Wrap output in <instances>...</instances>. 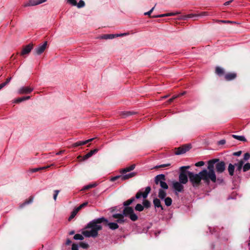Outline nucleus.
Returning <instances> with one entry per match:
<instances>
[{"mask_svg": "<svg viewBox=\"0 0 250 250\" xmlns=\"http://www.w3.org/2000/svg\"><path fill=\"white\" fill-rule=\"evenodd\" d=\"M135 209L136 210L141 211L144 209V206L140 204H138L136 205Z\"/></svg>", "mask_w": 250, "mask_h": 250, "instance_id": "obj_37", "label": "nucleus"}, {"mask_svg": "<svg viewBox=\"0 0 250 250\" xmlns=\"http://www.w3.org/2000/svg\"><path fill=\"white\" fill-rule=\"evenodd\" d=\"M46 1V0H30L28 2L24 3L23 5V6L27 7L30 6H35L44 2Z\"/></svg>", "mask_w": 250, "mask_h": 250, "instance_id": "obj_12", "label": "nucleus"}, {"mask_svg": "<svg viewBox=\"0 0 250 250\" xmlns=\"http://www.w3.org/2000/svg\"><path fill=\"white\" fill-rule=\"evenodd\" d=\"M242 169L243 172H246L250 169V163H247L242 166Z\"/></svg>", "mask_w": 250, "mask_h": 250, "instance_id": "obj_30", "label": "nucleus"}, {"mask_svg": "<svg viewBox=\"0 0 250 250\" xmlns=\"http://www.w3.org/2000/svg\"><path fill=\"white\" fill-rule=\"evenodd\" d=\"M33 44L30 43L23 47L22 51L21 53V56L28 54L33 49Z\"/></svg>", "mask_w": 250, "mask_h": 250, "instance_id": "obj_13", "label": "nucleus"}, {"mask_svg": "<svg viewBox=\"0 0 250 250\" xmlns=\"http://www.w3.org/2000/svg\"><path fill=\"white\" fill-rule=\"evenodd\" d=\"M165 203L167 206H170L172 204V199L170 197H167L164 199Z\"/></svg>", "mask_w": 250, "mask_h": 250, "instance_id": "obj_33", "label": "nucleus"}, {"mask_svg": "<svg viewBox=\"0 0 250 250\" xmlns=\"http://www.w3.org/2000/svg\"><path fill=\"white\" fill-rule=\"evenodd\" d=\"M208 12H203L199 14H188V18H193V17H200V16H208Z\"/></svg>", "mask_w": 250, "mask_h": 250, "instance_id": "obj_22", "label": "nucleus"}, {"mask_svg": "<svg viewBox=\"0 0 250 250\" xmlns=\"http://www.w3.org/2000/svg\"><path fill=\"white\" fill-rule=\"evenodd\" d=\"M103 222H107V219L104 217L92 220L83 230L82 234H98L102 229L101 224Z\"/></svg>", "mask_w": 250, "mask_h": 250, "instance_id": "obj_2", "label": "nucleus"}, {"mask_svg": "<svg viewBox=\"0 0 250 250\" xmlns=\"http://www.w3.org/2000/svg\"><path fill=\"white\" fill-rule=\"evenodd\" d=\"M129 35V33H122V34H114V36H115V37H122V36H127V35Z\"/></svg>", "mask_w": 250, "mask_h": 250, "instance_id": "obj_44", "label": "nucleus"}, {"mask_svg": "<svg viewBox=\"0 0 250 250\" xmlns=\"http://www.w3.org/2000/svg\"><path fill=\"white\" fill-rule=\"evenodd\" d=\"M75 233L74 230H71L69 232V234H75Z\"/></svg>", "mask_w": 250, "mask_h": 250, "instance_id": "obj_61", "label": "nucleus"}, {"mask_svg": "<svg viewBox=\"0 0 250 250\" xmlns=\"http://www.w3.org/2000/svg\"><path fill=\"white\" fill-rule=\"evenodd\" d=\"M215 71L216 74L219 75H222L224 73V69L220 67H217Z\"/></svg>", "mask_w": 250, "mask_h": 250, "instance_id": "obj_36", "label": "nucleus"}, {"mask_svg": "<svg viewBox=\"0 0 250 250\" xmlns=\"http://www.w3.org/2000/svg\"><path fill=\"white\" fill-rule=\"evenodd\" d=\"M191 148L190 145H185L176 148L175 154L176 155H181L186 153Z\"/></svg>", "mask_w": 250, "mask_h": 250, "instance_id": "obj_7", "label": "nucleus"}, {"mask_svg": "<svg viewBox=\"0 0 250 250\" xmlns=\"http://www.w3.org/2000/svg\"><path fill=\"white\" fill-rule=\"evenodd\" d=\"M143 206L144 207H146L148 208L150 206V203L148 200H145L143 202Z\"/></svg>", "mask_w": 250, "mask_h": 250, "instance_id": "obj_40", "label": "nucleus"}, {"mask_svg": "<svg viewBox=\"0 0 250 250\" xmlns=\"http://www.w3.org/2000/svg\"><path fill=\"white\" fill-rule=\"evenodd\" d=\"M132 112H130V111H127V112H125V113H124V116L125 117H126L127 116H129V115H130L132 114Z\"/></svg>", "mask_w": 250, "mask_h": 250, "instance_id": "obj_54", "label": "nucleus"}, {"mask_svg": "<svg viewBox=\"0 0 250 250\" xmlns=\"http://www.w3.org/2000/svg\"><path fill=\"white\" fill-rule=\"evenodd\" d=\"M87 205V202L83 203V204H81L80 206H79L78 207H77V210H80L83 207L86 206Z\"/></svg>", "mask_w": 250, "mask_h": 250, "instance_id": "obj_46", "label": "nucleus"}, {"mask_svg": "<svg viewBox=\"0 0 250 250\" xmlns=\"http://www.w3.org/2000/svg\"><path fill=\"white\" fill-rule=\"evenodd\" d=\"M188 171L186 170L181 171L179 175V182L183 184H186L188 181V178L187 176Z\"/></svg>", "mask_w": 250, "mask_h": 250, "instance_id": "obj_9", "label": "nucleus"}, {"mask_svg": "<svg viewBox=\"0 0 250 250\" xmlns=\"http://www.w3.org/2000/svg\"><path fill=\"white\" fill-rule=\"evenodd\" d=\"M33 201V197H30L28 200H26L22 204L21 206V208H22L24 206L31 203Z\"/></svg>", "mask_w": 250, "mask_h": 250, "instance_id": "obj_32", "label": "nucleus"}, {"mask_svg": "<svg viewBox=\"0 0 250 250\" xmlns=\"http://www.w3.org/2000/svg\"><path fill=\"white\" fill-rule=\"evenodd\" d=\"M250 158V153H246L244 155L243 159L238 160V162L235 164L236 168V171H239L240 172L242 170V166L244 164L245 162L248 161Z\"/></svg>", "mask_w": 250, "mask_h": 250, "instance_id": "obj_5", "label": "nucleus"}, {"mask_svg": "<svg viewBox=\"0 0 250 250\" xmlns=\"http://www.w3.org/2000/svg\"><path fill=\"white\" fill-rule=\"evenodd\" d=\"M63 152V151H60L56 153V155H60V154H62Z\"/></svg>", "mask_w": 250, "mask_h": 250, "instance_id": "obj_64", "label": "nucleus"}, {"mask_svg": "<svg viewBox=\"0 0 250 250\" xmlns=\"http://www.w3.org/2000/svg\"><path fill=\"white\" fill-rule=\"evenodd\" d=\"M160 186L164 189H167L168 188V185L165 182V181L164 182L162 183V184H161Z\"/></svg>", "mask_w": 250, "mask_h": 250, "instance_id": "obj_42", "label": "nucleus"}, {"mask_svg": "<svg viewBox=\"0 0 250 250\" xmlns=\"http://www.w3.org/2000/svg\"><path fill=\"white\" fill-rule=\"evenodd\" d=\"M219 161V159H213L208 161V171L206 169H204L201 171V174L203 175L204 178H207L209 181L210 180L213 182L216 181V175L214 171V165Z\"/></svg>", "mask_w": 250, "mask_h": 250, "instance_id": "obj_3", "label": "nucleus"}, {"mask_svg": "<svg viewBox=\"0 0 250 250\" xmlns=\"http://www.w3.org/2000/svg\"><path fill=\"white\" fill-rule=\"evenodd\" d=\"M50 167V166H47L46 167H38V168H32V169H30V171L31 172H36L40 170L46 169V168L49 167Z\"/></svg>", "mask_w": 250, "mask_h": 250, "instance_id": "obj_29", "label": "nucleus"}, {"mask_svg": "<svg viewBox=\"0 0 250 250\" xmlns=\"http://www.w3.org/2000/svg\"><path fill=\"white\" fill-rule=\"evenodd\" d=\"M190 168V166H183V167H180V170L181 171H182V170H186V169H189Z\"/></svg>", "mask_w": 250, "mask_h": 250, "instance_id": "obj_53", "label": "nucleus"}, {"mask_svg": "<svg viewBox=\"0 0 250 250\" xmlns=\"http://www.w3.org/2000/svg\"><path fill=\"white\" fill-rule=\"evenodd\" d=\"M170 166V164L168 163V164H163V165H159V166H156L155 167V168H161V167H169Z\"/></svg>", "mask_w": 250, "mask_h": 250, "instance_id": "obj_43", "label": "nucleus"}, {"mask_svg": "<svg viewBox=\"0 0 250 250\" xmlns=\"http://www.w3.org/2000/svg\"><path fill=\"white\" fill-rule=\"evenodd\" d=\"M236 77V74L234 73H230L227 74L225 76V79L227 81H230L235 79Z\"/></svg>", "mask_w": 250, "mask_h": 250, "instance_id": "obj_19", "label": "nucleus"}, {"mask_svg": "<svg viewBox=\"0 0 250 250\" xmlns=\"http://www.w3.org/2000/svg\"><path fill=\"white\" fill-rule=\"evenodd\" d=\"M216 171L218 173H222L225 169V164L223 161L219 162L215 165Z\"/></svg>", "mask_w": 250, "mask_h": 250, "instance_id": "obj_14", "label": "nucleus"}, {"mask_svg": "<svg viewBox=\"0 0 250 250\" xmlns=\"http://www.w3.org/2000/svg\"><path fill=\"white\" fill-rule=\"evenodd\" d=\"M79 211V210H77V208H76L75 209H74L73 211L71 212L70 217H69V220L70 221L74 218Z\"/></svg>", "mask_w": 250, "mask_h": 250, "instance_id": "obj_34", "label": "nucleus"}, {"mask_svg": "<svg viewBox=\"0 0 250 250\" xmlns=\"http://www.w3.org/2000/svg\"><path fill=\"white\" fill-rule=\"evenodd\" d=\"M97 186V184L96 183H95L89 184L88 185L84 186L83 189L84 190H87L89 188H94V187H96Z\"/></svg>", "mask_w": 250, "mask_h": 250, "instance_id": "obj_35", "label": "nucleus"}, {"mask_svg": "<svg viewBox=\"0 0 250 250\" xmlns=\"http://www.w3.org/2000/svg\"><path fill=\"white\" fill-rule=\"evenodd\" d=\"M72 250H78V245L75 244H73L72 246Z\"/></svg>", "mask_w": 250, "mask_h": 250, "instance_id": "obj_51", "label": "nucleus"}, {"mask_svg": "<svg viewBox=\"0 0 250 250\" xmlns=\"http://www.w3.org/2000/svg\"><path fill=\"white\" fill-rule=\"evenodd\" d=\"M221 22H223V23H229V22H231L230 21H220Z\"/></svg>", "mask_w": 250, "mask_h": 250, "instance_id": "obj_60", "label": "nucleus"}, {"mask_svg": "<svg viewBox=\"0 0 250 250\" xmlns=\"http://www.w3.org/2000/svg\"><path fill=\"white\" fill-rule=\"evenodd\" d=\"M180 182L175 181L173 182L172 187L176 193L183 191L184 186Z\"/></svg>", "mask_w": 250, "mask_h": 250, "instance_id": "obj_8", "label": "nucleus"}, {"mask_svg": "<svg viewBox=\"0 0 250 250\" xmlns=\"http://www.w3.org/2000/svg\"><path fill=\"white\" fill-rule=\"evenodd\" d=\"M232 137H233V138H234L240 141H243V142L246 141V139L244 136H238V135H232Z\"/></svg>", "mask_w": 250, "mask_h": 250, "instance_id": "obj_31", "label": "nucleus"}, {"mask_svg": "<svg viewBox=\"0 0 250 250\" xmlns=\"http://www.w3.org/2000/svg\"><path fill=\"white\" fill-rule=\"evenodd\" d=\"M98 151V149H95L93 150H91L90 152H89L88 153H87L86 155H85L83 157V159L86 160L89 157H91L94 154L96 153Z\"/></svg>", "mask_w": 250, "mask_h": 250, "instance_id": "obj_21", "label": "nucleus"}, {"mask_svg": "<svg viewBox=\"0 0 250 250\" xmlns=\"http://www.w3.org/2000/svg\"><path fill=\"white\" fill-rule=\"evenodd\" d=\"M67 2L71 4L72 5L75 6L77 4L76 0H67Z\"/></svg>", "mask_w": 250, "mask_h": 250, "instance_id": "obj_45", "label": "nucleus"}, {"mask_svg": "<svg viewBox=\"0 0 250 250\" xmlns=\"http://www.w3.org/2000/svg\"><path fill=\"white\" fill-rule=\"evenodd\" d=\"M178 97H179L178 95H175V96H173L171 98L174 100V99H175L176 98H177Z\"/></svg>", "mask_w": 250, "mask_h": 250, "instance_id": "obj_62", "label": "nucleus"}, {"mask_svg": "<svg viewBox=\"0 0 250 250\" xmlns=\"http://www.w3.org/2000/svg\"><path fill=\"white\" fill-rule=\"evenodd\" d=\"M241 151H239L237 152H235L233 153V155L237 156H239L241 154Z\"/></svg>", "mask_w": 250, "mask_h": 250, "instance_id": "obj_55", "label": "nucleus"}, {"mask_svg": "<svg viewBox=\"0 0 250 250\" xmlns=\"http://www.w3.org/2000/svg\"><path fill=\"white\" fill-rule=\"evenodd\" d=\"M135 168V165H132L128 167H127L126 168H125L124 169H122L121 171V172H122L123 174H125L128 172H129L132 170H133Z\"/></svg>", "mask_w": 250, "mask_h": 250, "instance_id": "obj_23", "label": "nucleus"}, {"mask_svg": "<svg viewBox=\"0 0 250 250\" xmlns=\"http://www.w3.org/2000/svg\"><path fill=\"white\" fill-rule=\"evenodd\" d=\"M204 162L203 161H199L195 164L196 167H202L204 166Z\"/></svg>", "mask_w": 250, "mask_h": 250, "instance_id": "obj_48", "label": "nucleus"}, {"mask_svg": "<svg viewBox=\"0 0 250 250\" xmlns=\"http://www.w3.org/2000/svg\"><path fill=\"white\" fill-rule=\"evenodd\" d=\"M97 235H84V236H86V237H90V236H92V237H96ZM84 235H74V239L75 240H83L84 239Z\"/></svg>", "mask_w": 250, "mask_h": 250, "instance_id": "obj_28", "label": "nucleus"}, {"mask_svg": "<svg viewBox=\"0 0 250 250\" xmlns=\"http://www.w3.org/2000/svg\"><path fill=\"white\" fill-rule=\"evenodd\" d=\"M34 88L29 86H22L18 89V93L20 94H26L30 93Z\"/></svg>", "mask_w": 250, "mask_h": 250, "instance_id": "obj_11", "label": "nucleus"}, {"mask_svg": "<svg viewBox=\"0 0 250 250\" xmlns=\"http://www.w3.org/2000/svg\"><path fill=\"white\" fill-rule=\"evenodd\" d=\"M235 167H236L235 164L232 165L231 164H229L228 167V171L229 174L231 176L233 175L234 172Z\"/></svg>", "mask_w": 250, "mask_h": 250, "instance_id": "obj_25", "label": "nucleus"}, {"mask_svg": "<svg viewBox=\"0 0 250 250\" xmlns=\"http://www.w3.org/2000/svg\"><path fill=\"white\" fill-rule=\"evenodd\" d=\"M142 194L143 193L141 192H137V194H136V198L139 199L141 198V197L142 196Z\"/></svg>", "mask_w": 250, "mask_h": 250, "instance_id": "obj_52", "label": "nucleus"}, {"mask_svg": "<svg viewBox=\"0 0 250 250\" xmlns=\"http://www.w3.org/2000/svg\"><path fill=\"white\" fill-rule=\"evenodd\" d=\"M3 87H4V84H0V90Z\"/></svg>", "mask_w": 250, "mask_h": 250, "instance_id": "obj_63", "label": "nucleus"}, {"mask_svg": "<svg viewBox=\"0 0 250 250\" xmlns=\"http://www.w3.org/2000/svg\"><path fill=\"white\" fill-rule=\"evenodd\" d=\"M47 42H45L42 44L39 45L34 50L35 55H39L42 53L46 48Z\"/></svg>", "mask_w": 250, "mask_h": 250, "instance_id": "obj_10", "label": "nucleus"}, {"mask_svg": "<svg viewBox=\"0 0 250 250\" xmlns=\"http://www.w3.org/2000/svg\"><path fill=\"white\" fill-rule=\"evenodd\" d=\"M24 101L30 99V96L23 97Z\"/></svg>", "mask_w": 250, "mask_h": 250, "instance_id": "obj_59", "label": "nucleus"}, {"mask_svg": "<svg viewBox=\"0 0 250 250\" xmlns=\"http://www.w3.org/2000/svg\"><path fill=\"white\" fill-rule=\"evenodd\" d=\"M115 38L114 34H104L100 36L99 39H104V40H108V39H112Z\"/></svg>", "mask_w": 250, "mask_h": 250, "instance_id": "obj_24", "label": "nucleus"}, {"mask_svg": "<svg viewBox=\"0 0 250 250\" xmlns=\"http://www.w3.org/2000/svg\"><path fill=\"white\" fill-rule=\"evenodd\" d=\"M76 5L78 8H82L84 6L85 3L84 1H83V0H81Z\"/></svg>", "mask_w": 250, "mask_h": 250, "instance_id": "obj_38", "label": "nucleus"}, {"mask_svg": "<svg viewBox=\"0 0 250 250\" xmlns=\"http://www.w3.org/2000/svg\"><path fill=\"white\" fill-rule=\"evenodd\" d=\"M93 140H94V138H91V139L87 140L84 141H79V142H77L75 143V144H74L73 146L76 147V146L84 145L86 144L87 143L92 141Z\"/></svg>", "mask_w": 250, "mask_h": 250, "instance_id": "obj_18", "label": "nucleus"}, {"mask_svg": "<svg viewBox=\"0 0 250 250\" xmlns=\"http://www.w3.org/2000/svg\"><path fill=\"white\" fill-rule=\"evenodd\" d=\"M167 195L166 192L162 189H160L158 192V197L162 200L166 198Z\"/></svg>", "mask_w": 250, "mask_h": 250, "instance_id": "obj_26", "label": "nucleus"}, {"mask_svg": "<svg viewBox=\"0 0 250 250\" xmlns=\"http://www.w3.org/2000/svg\"><path fill=\"white\" fill-rule=\"evenodd\" d=\"M11 80V77H9L6 79V81L5 82L2 83V84H4V86H5L10 82Z\"/></svg>", "mask_w": 250, "mask_h": 250, "instance_id": "obj_50", "label": "nucleus"}, {"mask_svg": "<svg viewBox=\"0 0 250 250\" xmlns=\"http://www.w3.org/2000/svg\"><path fill=\"white\" fill-rule=\"evenodd\" d=\"M135 200V198L132 197L130 199L124 202V206H125L123 210V213H116L113 215L114 218L117 219V222L118 223H122L125 222L124 216H128L132 221H136L138 217L134 213L132 208L127 207L132 204Z\"/></svg>", "mask_w": 250, "mask_h": 250, "instance_id": "obj_1", "label": "nucleus"}, {"mask_svg": "<svg viewBox=\"0 0 250 250\" xmlns=\"http://www.w3.org/2000/svg\"><path fill=\"white\" fill-rule=\"evenodd\" d=\"M232 1V0H229V1H227V2H226L224 3V5H229V3H230Z\"/></svg>", "mask_w": 250, "mask_h": 250, "instance_id": "obj_57", "label": "nucleus"}, {"mask_svg": "<svg viewBox=\"0 0 250 250\" xmlns=\"http://www.w3.org/2000/svg\"><path fill=\"white\" fill-rule=\"evenodd\" d=\"M155 8V6H154L153 7H152L149 11L147 12H146L144 13V15H148V16H150V14H151V13L153 12V11L154 10Z\"/></svg>", "mask_w": 250, "mask_h": 250, "instance_id": "obj_47", "label": "nucleus"}, {"mask_svg": "<svg viewBox=\"0 0 250 250\" xmlns=\"http://www.w3.org/2000/svg\"><path fill=\"white\" fill-rule=\"evenodd\" d=\"M135 175H136V173L134 172L129 173L128 174L125 173V174H123L122 175H119V176H117L112 178L111 181H114L116 180H117V179H119V178L121 179V180L122 181H124V180L128 179L129 178H131L132 177H133Z\"/></svg>", "mask_w": 250, "mask_h": 250, "instance_id": "obj_6", "label": "nucleus"}, {"mask_svg": "<svg viewBox=\"0 0 250 250\" xmlns=\"http://www.w3.org/2000/svg\"><path fill=\"white\" fill-rule=\"evenodd\" d=\"M24 101L23 97L18 98L13 101L14 103H19Z\"/></svg>", "mask_w": 250, "mask_h": 250, "instance_id": "obj_41", "label": "nucleus"}, {"mask_svg": "<svg viewBox=\"0 0 250 250\" xmlns=\"http://www.w3.org/2000/svg\"><path fill=\"white\" fill-rule=\"evenodd\" d=\"M79 245L81 247L83 248V249H87L89 246L87 243L83 242H80Z\"/></svg>", "mask_w": 250, "mask_h": 250, "instance_id": "obj_39", "label": "nucleus"}, {"mask_svg": "<svg viewBox=\"0 0 250 250\" xmlns=\"http://www.w3.org/2000/svg\"><path fill=\"white\" fill-rule=\"evenodd\" d=\"M166 180L165 176L164 174H159L157 175L155 178V183L156 185H161Z\"/></svg>", "mask_w": 250, "mask_h": 250, "instance_id": "obj_15", "label": "nucleus"}, {"mask_svg": "<svg viewBox=\"0 0 250 250\" xmlns=\"http://www.w3.org/2000/svg\"><path fill=\"white\" fill-rule=\"evenodd\" d=\"M59 192H60V191L59 190H55L54 191L55 193L53 196V198H54V200H56L58 194L59 193Z\"/></svg>", "mask_w": 250, "mask_h": 250, "instance_id": "obj_49", "label": "nucleus"}, {"mask_svg": "<svg viewBox=\"0 0 250 250\" xmlns=\"http://www.w3.org/2000/svg\"><path fill=\"white\" fill-rule=\"evenodd\" d=\"M188 175L192 185L194 187H198L201 184V180L208 183L209 180L207 178H204L203 175L201 174V171L198 174L194 173L190 171H188Z\"/></svg>", "mask_w": 250, "mask_h": 250, "instance_id": "obj_4", "label": "nucleus"}, {"mask_svg": "<svg viewBox=\"0 0 250 250\" xmlns=\"http://www.w3.org/2000/svg\"><path fill=\"white\" fill-rule=\"evenodd\" d=\"M153 204L155 208H160L162 210L164 209L163 207L162 206L160 199L155 198L153 199Z\"/></svg>", "mask_w": 250, "mask_h": 250, "instance_id": "obj_20", "label": "nucleus"}, {"mask_svg": "<svg viewBox=\"0 0 250 250\" xmlns=\"http://www.w3.org/2000/svg\"><path fill=\"white\" fill-rule=\"evenodd\" d=\"M226 143V141L225 140H221L219 142V144L220 145H224Z\"/></svg>", "mask_w": 250, "mask_h": 250, "instance_id": "obj_56", "label": "nucleus"}, {"mask_svg": "<svg viewBox=\"0 0 250 250\" xmlns=\"http://www.w3.org/2000/svg\"><path fill=\"white\" fill-rule=\"evenodd\" d=\"M151 190V188L150 187H146L145 189V191L144 192L142 193V197L144 198H146L148 194V193L150 192Z\"/></svg>", "mask_w": 250, "mask_h": 250, "instance_id": "obj_27", "label": "nucleus"}, {"mask_svg": "<svg viewBox=\"0 0 250 250\" xmlns=\"http://www.w3.org/2000/svg\"><path fill=\"white\" fill-rule=\"evenodd\" d=\"M104 223L105 226H107L110 229L114 230L118 228L119 226L116 223L111 222L109 223L107 220V222H103Z\"/></svg>", "mask_w": 250, "mask_h": 250, "instance_id": "obj_16", "label": "nucleus"}, {"mask_svg": "<svg viewBox=\"0 0 250 250\" xmlns=\"http://www.w3.org/2000/svg\"><path fill=\"white\" fill-rule=\"evenodd\" d=\"M71 243V240L70 239H67L66 241V245H69Z\"/></svg>", "mask_w": 250, "mask_h": 250, "instance_id": "obj_58", "label": "nucleus"}, {"mask_svg": "<svg viewBox=\"0 0 250 250\" xmlns=\"http://www.w3.org/2000/svg\"><path fill=\"white\" fill-rule=\"evenodd\" d=\"M179 14V12H170V13H167L166 14L153 16L152 17L153 18H162V17H168V16H173L177 15Z\"/></svg>", "mask_w": 250, "mask_h": 250, "instance_id": "obj_17", "label": "nucleus"}]
</instances>
